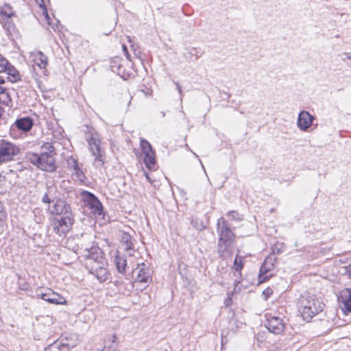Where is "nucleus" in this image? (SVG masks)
<instances>
[{"label": "nucleus", "mask_w": 351, "mask_h": 351, "mask_svg": "<svg viewBox=\"0 0 351 351\" xmlns=\"http://www.w3.org/2000/svg\"><path fill=\"white\" fill-rule=\"evenodd\" d=\"M174 84L176 85V88L180 93V95H182V88L180 84L178 82H174Z\"/></svg>", "instance_id": "nucleus-41"}, {"label": "nucleus", "mask_w": 351, "mask_h": 351, "mask_svg": "<svg viewBox=\"0 0 351 351\" xmlns=\"http://www.w3.org/2000/svg\"><path fill=\"white\" fill-rule=\"evenodd\" d=\"M33 61L40 69L43 70V72L45 74L46 66L48 64V58L42 51H38L34 56Z\"/></svg>", "instance_id": "nucleus-19"}, {"label": "nucleus", "mask_w": 351, "mask_h": 351, "mask_svg": "<svg viewBox=\"0 0 351 351\" xmlns=\"http://www.w3.org/2000/svg\"><path fill=\"white\" fill-rule=\"evenodd\" d=\"M6 226V218L0 219V234L4 232Z\"/></svg>", "instance_id": "nucleus-36"}, {"label": "nucleus", "mask_w": 351, "mask_h": 351, "mask_svg": "<svg viewBox=\"0 0 351 351\" xmlns=\"http://www.w3.org/2000/svg\"><path fill=\"white\" fill-rule=\"evenodd\" d=\"M121 243L124 250L128 252L129 256H132L134 250V243L132 240V237L128 232H123L121 238Z\"/></svg>", "instance_id": "nucleus-18"}, {"label": "nucleus", "mask_w": 351, "mask_h": 351, "mask_svg": "<svg viewBox=\"0 0 351 351\" xmlns=\"http://www.w3.org/2000/svg\"><path fill=\"white\" fill-rule=\"evenodd\" d=\"M0 103L9 106L12 103V99L10 93L4 87L0 86Z\"/></svg>", "instance_id": "nucleus-25"}, {"label": "nucleus", "mask_w": 351, "mask_h": 351, "mask_svg": "<svg viewBox=\"0 0 351 351\" xmlns=\"http://www.w3.org/2000/svg\"><path fill=\"white\" fill-rule=\"evenodd\" d=\"M0 66L3 68V71L12 77V82H17L21 80L19 71L6 59L0 60Z\"/></svg>", "instance_id": "nucleus-16"}, {"label": "nucleus", "mask_w": 351, "mask_h": 351, "mask_svg": "<svg viewBox=\"0 0 351 351\" xmlns=\"http://www.w3.org/2000/svg\"><path fill=\"white\" fill-rule=\"evenodd\" d=\"M55 147L51 143L46 142L40 147L39 153L29 152L26 153L27 162L43 171L53 172L57 169L55 156Z\"/></svg>", "instance_id": "nucleus-2"}, {"label": "nucleus", "mask_w": 351, "mask_h": 351, "mask_svg": "<svg viewBox=\"0 0 351 351\" xmlns=\"http://www.w3.org/2000/svg\"><path fill=\"white\" fill-rule=\"evenodd\" d=\"M120 61L119 58L114 59V60L112 62L111 69L113 72L117 73L124 80H126L129 77V74L125 72V70L123 65L119 62Z\"/></svg>", "instance_id": "nucleus-20"}, {"label": "nucleus", "mask_w": 351, "mask_h": 351, "mask_svg": "<svg viewBox=\"0 0 351 351\" xmlns=\"http://www.w3.org/2000/svg\"><path fill=\"white\" fill-rule=\"evenodd\" d=\"M43 10V15L45 16V19L47 22V24L50 26H51L52 29L56 32L57 30H58V24H59V21H57L56 23L55 24H52L51 22V18L49 17V14H48V12H47V8H44V10Z\"/></svg>", "instance_id": "nucleus-30"}, {"label": "nucleus", "mask_w": 351, "mask_h": 351, "mask_svg": "<svg viewBox=\"0 0 351 351\" xmlns=\"http://www.w3.org/2000/svg\"><path fill=\"white\" fill-rule=\"evenodd\" d=\"M84 204L88 207L94 215L99 216L104 213L103 206L99 199L91 192L82 191L81 193Z\"/></svg>", "instance_id": "nucleus-6"}, {"label": "nucleus", "mask_w": 351, "mask_h": 351, "mask_svg": "<svg viewBox=\"0 0 351 351\" xmlns=\"http://www.w3.org/2000/svg\"><path fill=\"white\" fill-rule=\"evenodd\" d=\"M42 202L43 203L49 204L52 202V200H51V199L49 197L48 194L45 193L42 197Z\"/></svg>", "instance_id": "nucleus-38"}, {"label": "nucleus", "mask_w": 351, "mask_h": 351, "mask_svg": "<svg viewBox=\"0 0 351 351\" xmlns=\"http://www.w3.org/2000/svg\"><path fill=\"white\" fill-rule=\"evenodd\" d=\"M4 82V80L0 76V84H3Z\"/></svg>", "instance_id": "nucleus-44"}, {"label": "nucleus", "mask_w": 351, "mask_h": 351, "mask_svg": "<svg viewBox=\"0 0 351 351\" xmlns=\"http://www.w3.org/2000/svg\"><path fill=\"white\" fill-rule=\"evenodd\" d=\"M140 145L144 155H147V154L154 152L149 141L144 138L141 139Z\"/></svg>", "instance_id": "nucleus-27"}, {"label": "nucleus", "mask_w": 351, "mask_h": 351, "mask_svg": "<svg viewBox=\"0 0 351 351\" xmlns=\"http://www.w3.org/2000/svg\"><path fill=\"white\" fill-rule=\"evenodd\" d=\"M186 51L187 53L184 56L187 60H191L193 57H195V59H198L204 53V51L199 47H189L186 48Z\"/></svg>", "instance_id": "nucleus-23"}, {"label": "nucleus", "mask_w": 351, "mask_h": 351, "mask_svg": "<svg viewBox=\"0 0 351 351\" xmlns=\"http://www.w3.org/2000/svg\"><path fill=\"white\" fill-rule=\"evenodd\" d=\"M348 58L351 60V54L350 56H348Z\"/></svg>", "instance_id": "nucleus-45"}, {"label": "nucleus", "mask_w": 351, "mask_h": 351, "mask_svg": "<svg viewBox=\"0 0 351 351\" xmlns=\"http://www.w3.org/2000/svg\"><path fill=\"white\" fill-rule=\"evenodd\" d=\"M338 301L343 304L346 312L351 313V289H342L338 295Z\"/></svg>", "instance_id": "nucleus-17"}, {"label": "nucleus", "mask_w": 351, "mask_h": 351, "mask_svg": "<svg viewBox=\"0 0 351 351\" xmlns=\"http://www.w3.org/2000/svg\"><path fill=\"white\" fill-rule=\"evenodd\" d=\"M3 218H7V215L5 210H4L3 205L0 201V219Z\"/></svg>", "instance_id": "nucleus-37"}, {"label": "nucleus", "mask_w": 351, "mask_h": 351, "mask_svg": "<svg viewBox=\"0 0 351 351\" xmlns=\"http://www.w3.org/2000/svg\"><path fill=\"white\" fill-rule=\"evenodd\" d=\"M277 258L274 254H269L262 264L258 275L259 282H263L273 276L272 271L276 268Z\"/></svg>", "instance_id": "nucleus-7"}, {"label": "nucleus", "mask_w": 351, "mask_h": 351, "mask_svg": "<svg viewBox=\"0 0 351 351\" xmlns=\"http://www.w3.org/2000/svg\"><path fill=\"white\" fill-rule=\"evenodd\" d=\"M273 293V290L268 287L263 291V295L264 296L265 300H267Z\"/></svg>", "instance_id": "nucleus-35"}, {"label": "nucleus", "mask_w": 351, "mask_h": 351, "mask_svg": "<svg viewBox=\"0 0 351 351\" xmlns=\"http://www.w3.org/2000/svg\"><path fill=\"white\" fill-rule=\"evenodd\" d=\"M144 163L148 169H151L156 163L155 152L147 154L144 156Z\"/></svg>", "instance_id": "nucleus-28"}, {"label": "nucleus", "mask_w": 351, "mask_h": 351, "mask_svg": "<svg viewBox=\"0 0 351 351\" xmlns=\"http://www.w3.org/2000/svg\"><path fill=\"white\" fill-rule=\"evenodd\" d=\"M35 1H36L37 3H38V1H39L40 0H35Z\"/></svg>", "instance_id": "nucleus-46"}, {"label": "nucleus", "mask_w": 351, "mask_h": 351, "mask_svg": "<svg viewBox=\"0 0 351 351\" xmlns=\"http://www.w3.org/2000/svg\"><path fill=\"white\" fill-rule=\"evenodd\" d=\"M265 326L270 332L275 335H280L285 329L286 323L283 319L278 316L269 315L267 317Z\"/></svg>", "instance_id": "nucleus-8"}, {"label": "nucleus", "mask_w": 351, "mask_h": 351, "mask_svg": "<svg viewBox=\"0 0 351 351\" xmlns=\"http://www.w3.org/2000/svg\"><path fill=\"white\" fill-rule=\"evenodd\" d=\"M34 125V121L29 117H25L17 119L10 128V131L18 129L23 132H29Z\"/></svg>", "instance_id": "nucleus-14"}, {"label": "nucleus", "mask_w": 351, "mask_h": 351, "mask_svg": "<svg viewBox=\"0 0 351 351\" xmlns=\"http://www.w3.org/2000/svg\"><path fill=\"white\" fill-rule=\"evenodd\" d=\"M2 16H6L8 19L12 18L14 15L12 6L9 3H4L0 10Z\"/></svg>", "instance_id": "nucleus-26"}, {"label": "nucleus", "mask_w": 351, "mask_h": 351, "mask_svg": "<svg viewBox=\"0 0 351 351\" xmlns=\"http://www.w3.org/2000/svg\"><path fill=\"white\" fill-rule=\"evenodd\" d=\"M217 232L218 234L217 253L219 257L223 260H226L233 254L236 234L223 217L217 220Z\"/></svg>", "instance_id": "nucleus-3"}, {"label": "nucleus", "mask_w": 351, "mask_h": 351, "mask_svg": "<svg viewBox=\"0 0 351 351\" xmlns=\"http://www.w3.org/2000/svg\"><path fill=\"white\" fill-rule=\"evenodd\" d=\"M160 115H161V117H165V112L164 111H161V112H160Z\"/></svg>", "instance_id": "nucleus-43"}, {"label": "nucleus", "mask_w": 351, "mask_h": 351, "mask_svg": "<svg viewBox=\"0 0 351 351\" xmlns=\"http://www.w3.org/2000/svg\"><path fill=\"white\" fill-rule=\"evenodd\" d=\"M84 258V267L99 282H104L110 278L108 261L105 254L98 247L86 248L82 252Z\"/></svg>", "instance_id": "nucleus-1"}, {"label": "nucleus", "mask_w": 351, "mask_h": 351, "mask_svg": "<svg viewBox=\"0 0 351 351\" xmlns=\"http://www.w3.org/2000/svg\"><path fill=\"white\" fill-rule=\"evenodd\" d=\"M3 28L7 31L8 32V33L11 34L12 32L14 31L15 29V26L8 19L7 20V21L4 22V24H3Z\"/></svg>", "instance_id": "nucleus-34"}, {"label": "nucleus", "mask_w": 351, "mask_h": 351, "mask_svg": "<svg viewBox=\"0 0 351 351\" xmlns=\"http://www.w3.org/2000/svg\"><path fill=\"white\" fill-rule=\"evenodd\" d=\"M75 346L68 342L66 338L60 341L57 340L45 348V351H70V349Z\"/></svg>", "instance_id": "nucleus-15"}, {"label": "nucleus", "mask_w": 351, "mask_h": 351, "mask_svg": "<svg viewBox=\"0 0 351 351\" xmlns=\"http://www.w3.org/2000/svg\"><path fill=\"white\" fill-rule=\"evenodd\" d=\"M142 267L138 271L136 280L140 282L146 283L150 278L149 269L144 263H142Z\"/></svg>", "instance_id": "nucleus-21"}, {"label": "nucleus", "mask_w": 351, "mask_h": 351, "mask_svg": "<svg viewBox=\"0 0 351 351\" xmlns=\"http://www.w3.org/2000/svg\"><path fill=\"white\" fill-rule=\"evenodd\" d=\"M243 267V257L237 255L235 256L234 263H233V269L235 271L240 272Z\"/></svg>", "instance_id": "nucleus-29"}, {"label": "nucleus", "mask_w": 351, "mask_h": 351, "mask_svg": "<svg viewBox=\"0 0 351 351\" xmlns=\"http://www.w3.org/2000/svg\"><path fill=\"white\" fill-rule=\"evenodd\" d=\"M38 3L39 4V6L42 10H44V8H47L44 0H40Z\"/></svg>", "instance_id": "nucleus-40"}, {"label": "nucleus", "mask_w": 351, "mask_h": 351, "mask_svg": "<svg viewBox=\"0 0 351 351\" xmlns=\"http://www.w3.org/2000/svg\"><path fill=\"white\" fill-rule=\"evenodd\" d=\"M324 303L313 295H302L299 301V311L307 322L322 311Z\"/></svg>", "instance_id": "nucleus-4"}, {"label": "nucleus", "mask_w": 351, "mask_h": 351, "mask_svg": "<svg viewBox=\"0 0 351 351\" xmlns=\"http://www.w3.org/2000/svg\"><path fill=\"white\" fill-rule=\"evenodd\" d=\"M283 243H277L273 247H272V252L271 254H274V256L276 254H280L283 250Z\"/></svg>", "instance_id": "nucleus-33"}, {"label": "nucleus", "mask_w": 351, "mask_h": 351, "mask_svg": "<svg viewBox=\"0 0 351 351\" xmlns=\"http://www.w3.org/2000/svg\"><path fill=\"white\" fill-rule=\"evenodd\" d=\"M89 149L92 154L95 157L94 165L97 168H100L104 165V160L100 147V140L94 136H92L88 141Z\"/></svg>", "instance_id": "nucleus-9"}, {"label": "nucleus", "mask_w": 351, "mask_h": 351, "mask_svg": "<svg viewBox=\"0 0 351 351\" xmlns=\"http://www.w3.org/2000/svg\"><path fill=\"white\" fill-rule=\"evenodd\" d=\"M37 296L50 304H63L66 302L64 298L60 294L55 293L51 289H47L45 291L43 290L37 291Z\"/></svg>", "instance_id": "nucleus-11"}, {"label": "nucleus", "mask_w": 351, "mask_h": 351, "mask_svg": "<svg viewBox=\"0 0 351 351\" xmlns=\"http://www.w3.org/2000/svg\"><path fill=\"white\" fill-rule=\"evenodd\" d=\"M117 339V336L115 335H113V336L112 337L111 344L107 347L105 346L104 348V349L106 350V351H114L117 349V346H118Z\"/></svg>", "instance_id": "nucleus-32"}, {"label": "nucleus", "mask_w": 351, "mask_h": 351, "mask_svg": "<svg viewBox=\"0 0 351 351\" xmlns=\"http://www.w3.org/2000/svg\"><path fill=\"white\" fill-rule=\"evenodd\" d=\"M68 167L71 169H73L77 176L80 177L83 175V172L81 168L78 165L77 160L73 157H69L67 160Z\"/></svg>", "instance_id": "nucleus-24"}, {"label": "nucleus", "mask_w": 351, "mask_h": 351, "mask_svg": "<svg viewBox=\"0 0 351 351\" xmlns=\"http://www.w3.org/2000/svg\"><path fill=\"white\" fill-rule=\"evenodd\" d=\"M19 152V149L14 143L5 140L0 141V164L11 161Z\"/></svg>", "instance_id": "nucleus-5"}, {"label": "nucleus", "mask_w": 351, "mask_h": 351, "mask_svg": "<svg viewBox=\"0 0 351 351\" xmlns=\"http://www.w3.org/2000/svg\"><path fill=\"white\" fill-rule=\"evenodd\" d=\"M228 216L230 217L232 220L235 221H241L243 220V216L236 210L229 211Z\"/></svg>", "instance_id": "nucleus-31"}, {"label": "nucleus", "mask_w": 351, "mask_h": 351, "mask_svg": "<svg viewBox=\"0 0 351 351\" xmlns=\"http://www.w3.org/2000/svg\"><path fill=\"white\" fill-rule=\"evenodd\" d=\"M347 271L348 273L351 274V264H350L347 267Z\"/></svg>", "instance_id": "nucleus-42"}, {"label": "nucleus", "mask_w": 351, "mask_h": 351, "mask_svg": "<svg viewBox=\"0 0 351 351\" xmlns=\"http://www.w3.org/2000/svg\"><path fill=\"white\" fill-rule=\"evenodd\" d=\"M314 116L306 110H302L298 117L297 126L302 131H306L313 124Z\"/></svg>", "instance_id": "nucleus-12"}, {"label": "nucleus", "mask_w": 351, "mask_h": 351, "mask_svg": "<svg viewBox=\"0 0 351 351\" xmlns=\"http://www.w3.org/2000/svg\"><path fill=\"white\" fill-rule=\"evenodd\" d=\"M53 205L50 206L49 210L52 215H68L71 214L70 205L66 204L64 200L57 199L52 200Z\"/></svg>", "instance_id": "nucleus-13"}, {"label": "nucleus", "mask_w": 351, "mask_h": 351, "mask_svg": "<svg viewBox=\"0 0 351 351\" xmlns=\"http://www.w3.org/2000/svg\"><path fill=\"white\" fill-rule=\"evenodd\" d=\"M114 263L119 273L124 274L127 266V260L124 256L116 255L114 256Z\"/></svg>", "instance_id": "nucleus-22"}, {"label": "nucleus", "mask_w": 351, "mask_h": 351, "mask_svg": "<svg viewBox=\"0 0 351 351\" xmlns=\"http://www.w3.org/2000/svg\"><path fill=\"white\" fill-rule=\"evenodd\" d=\"M71 216V213L64 215V216L55 220L53 231L56 234L61 236L69 232V228L71 227L73 222V219Z\"/></svg>", "instance_id": "nucleus-10"}, {"label": "nucleus", "mask_w": 351, "mask_h": 351, "mask_svg": "<svg viewBox=\"0 0 351 351\" xmlns=\"http://www.w3.org/2000/svg\"><path fill=\"white\" fill-rule=\"evenodd\" d=\"M122 47H123V51L125 53V56L126 58L128 60H130V53H129V52H128V51L127 49V47L125 45H123Z\"/></svg>", "instance_id": "nucleus-39"}]
</instances>
